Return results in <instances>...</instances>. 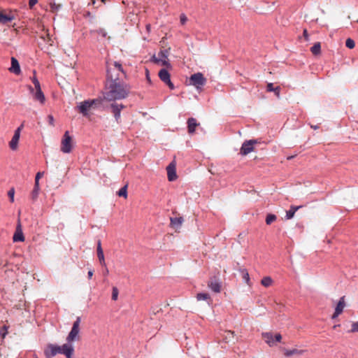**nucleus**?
I'll return each mask as SVG.
<instances>
[{"instance_id": "obj_1", "label": "nucleus", "mask_w": 358, "mask_h": 358, "mask_svg": "<svg viewBox=\"0 0 358 358\" xmlns=\"http://www.w3.org/2000/svg\"><path fill=\"white\" fill-rule=\"evenodd\" d=\"M130 91L129 85L123 82L105 83L103 99L108 101L124 99L129 96Z\"/></svg>"}, {"instance_id": "obj_2", "label": "nucleus", "mask_w": 358, "mask_h": 358, "mask_svg": "<svg viewBox=\"0 0 358 358\" xmlns=\"http://www.w3.org/2000/svg\"><path fill=\"white\" fill-rule=\"evenodd\" d=\"M73 352V345L67 342L62 345L49 344L45 350V354L48 358L54 357L57 354L64 355L66 358H72Z\"/></svg>"}, {"instance_id": "obj_3", "label": "nucleus", "mask_w": 358, "mask_h": 358, "mask_svg": "<svg viewBox=\"0 0 358 358\" xmlns=\"http://www.w3.org/2000/svg\"><path fill=\"white\" fill-rule=\"evenodd\" d=\"M106 83L121 82L120 74L125 76L122 64L117 62L108 61L106 63Z\"/></svg>"}, {"instance_id": "obj_4", "label": "nucleus", "mask_w": 358, "mask_h": 358, "mask_svg": "<svg viewBox=\"0 0 358 358\" xmlns=\"http://www.w3.org/2000/svg\"><path fill=\"white\" fill-rule=\"evenodd\" d=\"M101 104V99H88L80 102L77 106V110L78 113H81L83 116L90 117L91 111L96 109Z\"/></svg>"}, {"instance_id": "obj_5", "label": "nucleus", "mask_w": 358, "mask_h": 358, "mask_svg": "<svg viewBox=\"0 0 358 358\" xmlns=\"http://www.w3.org/2000/svg\"><path fill=\"white\" fill-rule=\"evenodd\" d=\"M80 324V317H78L76 320L73 322L71 330L66 337L67 342L71 343V342L80 340V336H79Z\"/></svg>"}, {"instance_id": "obj_6", "label": "nucleus", "mask_w": 358, "mask_h": 358, "mask_svg": "<svg viewBox=\"0 0 358 358\" xmlns=\"http://www.w3.org/2000/svg\"><path fill=\"white\" fill-rule=\"evenodd\" d=\"M73 148L72 137L69 135V132L66 131L61 141V151L64 153H70Z\"/></svg>"}, {"instance_id": "obj_7", "label": "nucleus", "mask_w": 358, "mask_h": 358, "mask_svg": "<svg viewBox=\"0 0 358 358\" xmlns=\"http://www.w3.org/2000/svg\"><path fill=\"white\" fill-rule=\"evenodd\" d=\"M206 83V79L201 73H194L189 78V84L194 85L199 90L205 85Z\"/></svg>"}, {"instance_id": "obj_8", "label": "nucleus", "mask_w": 358, "mask_h": 358, "mask_svg": "<svg viewBox=\"0 0 358 358\" xmlns=\"http://www.w3.org/2000/svg\"><path fill=\"white\" fill-rule=\"evenodd\" d=\"M262 338L265 342L271 347L275 345V342H280L282 339V336L280 334H277L273 336L271 332L263 333Z\"/></svg>"}, {"instance_id": "obj_9", "label": "nucleus", "mask_w": 358, "mask_h": 358, "mask_svg": "<svg viewBox=\"0 0 358 358\" xmlns=\"http://www.w3.org/2000/svg\"><path fill=\"white\" fill-rule=\"evenodd\" d=\"M256 140H250L245 141L241 148V154L243 155H247L254 150V145L257 144Z\"/></svg>"}, {"instance_id": "obj_10", "label": "nucleus", "mask_w": 358, "mask_h": 358, "mask_svg": "<svg viewBox=\"0 0 358 358\" xmlns=\"http://www.w3.org/2000/svg\"><path fill=\"white\" fill-rule=\"evenodd\" d=\"M158 75L160 80L166 84L171 90L174 89V85L170 79V73L167 71V70L164 69H161Z\"/></svg>"}, {"instance_id": "obj_11", "label": "nucleus", "mask_w": 358, "mask_h": 358, "mask_svg": "<svg viewBox=\"0 0 358 358\" xmlns=\"http://www.w3.org/2000/svg\"><path fill=\"white\" fill-rule=\"evenodd\" d=\"M15 19V16L11 11L6 10H0V23L7 24Z\"/></svg>"}, {"instance_id": "obj_12", "label": "nucleus", "mask_w": 358, "mask_h": 358, "mask_svg": "<svg viewBox=\"0 0 358 358\" xmlns=\"http://www.w3.org/2000/svg\"><path fill=\"white\" fill-rule=\"evenodd\" d=\"M110 107L116 121L118 122L121 117V111L125 108V106L122 103L119 104L115 102L111 103Z\"/></svg>"}, {"instance_id": "obj_13", "label": "nucleus", "mask_w": 358, "mask_h": 358, "mask_svg": "<svg viewBox=\"0 0 358 358\" xmlns=\"http://www.w3.org/2000/svg\"><path fill=\"white\" fill-rule=\"evenodd\" d=\"M345 306V296H343L340 298V299L335 308V311L331 316V318L335 319L338 315H340L343 313Z\"/></svg>"}, {"instance_id": "obj_14", "label": "nucleus", "mask_w": 358, "mask_h": 358, "mask_svg": "<svg viewBox=\"0 0 358 358\" xmlns=\"http://www.w3.org/2000/svg\"><path fill=\"white\" fill-rule=\"evenodd\" d=\"M167 176L168 180L169 181H174L177 178L176 171V164L174 162H171L167 167Z\"/></svg>"}, {"instance_id": "obj_15", "label": "nucleus", "mask_w": 358, "mask_h": 358, "mask_svg": "<svg viewBox=\"0 0 358 358\" xmlns=\"http://www.w3.org/2000/svg\"><path fill=\"white\" fill-rule=\"evenodd\" d=\"M208 287L215 293H220L221 292V285L215 278L209 280Z\"/></svg>"}, {"instance_id": "obj_16", "label": "nucleus", "mask_w": 358, "mask_h": 358, "mask_svg": "<svg viewBox=\"0 0 358 358\" xmlns=\"http://www.w3.org/2000/svg\"><path fill=\"white\" fill-rule=\"evenodd\" d=\"M9 71L15 75H19L21 72L19 62L17 59L13 57H11V66L10 67Z\"/></svg>"}, {"instance_id": "obj_17", "label": "nucleus", "mask_w": 358, "mask_h": 358, "mask_svg": "<svg viewBox=\"0 0 358 358\" xmlns=\"http://www.w3.org/2000/svg\"><path fill=\"white\" fill-rule=\"evenodd\" d=\"M20 135L18 134V131H15L14 135L9 142V147L12 150H16L18 148V143Z\"/></svg>"}, {"instance_id": "obj_18", "label": "nucleus", "mask_w": 358, "mask_h": 358, "mask_svg": "<svg viewBox=\"0 0 358 358\" xmlns=\"http://www.w3.org/2000/svg\"><path fill=\"white\" fill-rule=\"evenodd\" d=\"M97 257L101 265L106 266V262L103 255V251L101 248V241H99L97 243V248H96Z\"/></svg>"}, {"instance_id": "obj_19", "label": "nucleus", "mask_w": 358, "mask_h": 358, "mask_svg": "<svg viewBox=\"0 0 358 358\" xmlns=\"http://www.w3.org/2000/svg\"><path fill=\"white\" fill-rule=\"evenodd\" d=\"M13 241L14 242H22L24 241V237L22 233V231L21 229V225L20 224H18L16 231L13 235Z\"/></svg>"}, {"instance_id": "obj_20", "label": "nucleus", "mask_w": 358, "mask_h": 358, "mask_svg": "<svg viewBox=\"0 0 358 358\" xmlns=\"http://www.w3.org/2000/svg\"><path fill=\"white\" fill-rule=\"evenodd\" d=\"M199 125V124L196 122V120L193 117H190L187 120V128H188V132L190 134H192L194 133L196 127Z\"/></svg>"}, {"instance_id": "obj_21", "label": "nucleus", "mask_w": 358, "mask_h": 358, "mask_svg": "<svg viewBox=\"0 0 358 358\" xmlns=\"http://www.w3.org/2000/svg\"><path fill=\"white\" fill-rule=\"evenodd\" d=\"M170 221H171V223H170L171 227L177 229L180 228L184 220L182 217H171Z\"/></svg>"}, {"instance_id": "obj_22", "label": "nucleus", "mask_w": 358, "mask_h": 358, "mask_svg": "<svg viewBox=\"0 0 358 358\" xmlns=\"http://www.w3.org/2000/svg\"><path fill=\"white\" fill-rule=\"evenodd\" d=\"M282 350L284 352V355L285 357H290L292 355H301L305 352V350H298V349L287 350V349L283 348Z\"/></svg>"}, {"instance_id": "obj_23", "label": "nucleus", "mask_w": 358, "mask_h": 358, "mask_svg": "<svg viewBox=\"0 0 358 358\" xmlns=\"http://www.w3.org/2000/svg\"><path fill=\"white\" fill-rule=\"evenodd\" d=\"M34 98L35 100L38 101L42 104H43L45 101V96L41 89L36 90V92L34 94Z\"/></svg>"}, {"instance_id": "obj_24", "label": "nucleus", "mask_w": 358, "mask_h": 358, "mask_svg": "<svg viewBox=\"0 0 358 358\" xmlns=\"http://www.w3.org/2000/svg\"><path fill=\"white\" fill-rule=\"evenodd\" d=\"M301 206H291L290 209L286 212V218L287 220L292 219L295 213L301 208Z\"/></svg>"}, {"instance_id": "obj_25", "label": "nucleus", "mask_w": 358, "mask_h": 358, "mask_svg": "<svg viewBox=\"0 0 358 358\" xmlns=\"http://www.w3.org/2000/svg\"><path fill=\"white\" fill-rule=\"evenodd\" d=\"M311 52L314 55H318L321 52V44L320 42L315 43L313 46L310 48Z\"/></svg>"}, {"instance_id": "obj_26", "label": "nucleus", "mask_w": 358, "mask_h": 358, "mask_svg": "<svg viewBox=\"0 0 358 358\" xmlns=\"http://www.w3.org/2000/svg\"><path fill=\"white\" fill-rule=\"evenodd\" d=\"M223 336L226 342L233 341L234 339V332L231 331H226Z\"/></svg>"}, {"instance_id": "obj_27", "label": "nucleus", "mask_w": 358, "mask_h": 358, "mask_svg": "<svg viewBox=\"0 0 358 358\" xmlns=\"http://www.w3.org/2000/svg\"><path fill=\"white\" fill-rule=\"evenodd\" d=\"M261 284L266 287H270L273 284V280L269 276L264 277L261 280Z\"/></svg>"}, {"instance_id": "obj_28", "label": "nucleus", "mask_w": 358, "mask_h": 358, "mask_svg": "<svg viewBox=\"0 0 358 358\" xmlns=\"http://www.w3.org/2000/svg\"><path fill=\"white\" fill-rule=\"evenodd\" d=\"M196 299L198 301H211L210 296L208 293H199L196 294Z\"/></svg>"}, {"instance_id": "obj_29", "label": "nucleus", "mask_w": 358, "mask_h": 358, "mask_svg": "<svg viewBox=\"0 0 358 358\" xmlns=\"http://www.w3.org/2000/svg\"><path fill=\"white\" fill-rule=\"evenodd\" d=\"M127 187H128V185H125L124 187H122L118 192H117V195L119 196H122L125 199L127 198Z\"/></svg>"}, {"instance_id": "obj_30", "label": "nucleus", "mask_w": 358, "mask_h": 358, "mask_svg": "<svg viewBox=\"0 0 358 358\" xmlns=\"http://www.w3.org/2000/svg\"><path fill=\"white\" fill-rule=\"evenodd\" d=\"M39 192V183H35L34 189L31 192V198L33 200H35L38 195Z\"/></svg>"}, {"instance_id": "obj_31", "label": "nucleus", "mask_w": 358, "mask_h": 358, "mask_svg": "<svg viewBox=\"0 0 358 358\" xmlns=\"http://www.w3.org/2000/svg\"><path fill=\"white\" fill-rule=\"evenodd\" d=\"M153 61L155 62V63H159L161 62L162 63V65L163 66H170V64L169 62V60L168 59H157V57H155V56L153 57Z\"/></svg>"}, {"instance_id": "obj_32", "label": "nucleus", "mask_w": 358, "mask_h": 358, "mask_svg": "<svg viewBox=\"0 0 358 358\" xmlns=\"http://www.w3.org/2000/svg\"><path fill=\"white\" fill-rule=\"evenodd\" d=\"M276 216L273 214H268L266 217V224H271L272 222L275 221Z\"/></svg>"}, {"instance_id": "obj_33", "label": "nucleus", "mask_w": 358, "mask_h": 358, "mask_svg": "<svg viewBox=\"0 0 358 358\" xmlns=\"http://www.w3.org/2000/svg\"><path fill=\"white\" fill-rule=\"evenodd\" d=\"M62 7L61 4H56L55 3H50V10L53 13L57 12Z\"/></svg>"}, {"instance_id": "obj_34", "label": "nucleus", "mask_w": 358, "mask_h": 358, "mask_svg": "<svg viewBox=\"0 0 358 358\" xmlns=\"http://www.w3.org/2000/svg\"><path fill=\"white\" fill-rule=\"evenodd\" d=\"M169 55V51L167 50H161L158 53V58L157 59H167Z\"/></svg>"}, {"instance_id": "obj_35", "label": "nucleus", "mask_w": 358, "mask_h": 358, "mask_svg": "<svg viewBox=\"0 0 358 358\" xmlns=\"http://www.w3.org/2000/svg\"><path fill=\"white\" fill-rule=\"evenodd\" d=\"M345 45L350 49H352L355 46V43L352 38H348L345 41Z\"/></svg>"}, {"instance_id": "obj_36", "label": "nucleus", "mask_w": 358, "mask_h": 358, "mask_svg": "<svg viewBox=\"0 0 358 358\" xmlns=\"http://www.w3.org/2000/svg\"><path fill=\"white\" fill-rule=\"evenodd\" d=\"M119 291L116 287H113L112 299L116 301L118 297Z\"/></svg>"}, {"instance_id": "obj_37", "label": "nucleus", "mask_w": 358, "mask_h": 358, "mask_svg": "<svg viewBox=\"0 0 358 358\" xmlns=\"http://www.w3.org/2000/svg\"><path fill=\"white\" fill-rule=\"evenodd\" d=\"M14 195H15V189L12 187L8 192V196L10 198V201L11 203L14 202Z\"/></svg>"}, {"instance_id": "obj_38", "label": "nucleus", "mask_w": 358, "mask_h": 358, "mask_svg": "<svg viewBox=\"0 0 358 358\" xmlns=\"http://www.w3.org/2000/svg\"><path fill=\"white\" fill-rule=\"evenodd\" d=\"M351 327H352V328L349 331V332H350V333L358 332V322H352Z\"/></svg>"}, {"instance_id": "obj_39", "label": "nucleus", "mask_w": 358, "mask_h": 358, "mask_svg": "<svg viewBox=\"0 0 358 358\" xmlns=\"http://www.w3.org/2000/svg\"><path fill=\"white\" fill-rule=\"evenodd\" d=\"M32 82H33V83L34 85L35 90L41 89V85H40V83H39V81L38 80V79L35 76L33 77Z\"/></svg>"}, {"instance_id": "obj_40", "label": "nucleus", "mask_w": 358, "mask_h": 358, "mask_svg": "<svg viewBox=\"0 0 358 358\" xmlns=\"http://www.w3.org/2000/svg\"><path fill=\"white\" fill-rule=\"evenodd\" d=\"M32 82H33V83L34 85L35 90L41 89V85H40V83H39V81L38 80V79L35 76L33 77Z\"/></svg>"}, {"instance_id": "obj_41", "label": "nucleus", "mask_w": 358, "mask_h": 358, "mask_svg": "<svg viewBox=\"0 0 358 358\" xmlns=\"http://www.w3.org/2000/svg\"><path fill=\"white\" fill-rule=\"evenodd\" d=\"M32 82H33V83L34 85L35 90L41 89V85H40V83H39V81L38 80V79L35 76L33 77Z\"/></svg>"}, {"instance_id": "obj_42", "label": "nucleus", "mask_w": 358, "mask_h": 358, "mask_svg": "<svg viewBox=\"0 0 358 358\" xmlns=\"http://www.w3.org/2000/svg\"><path fill=\"white\" fill-rule=\"evenodd\" d=\"M180 20L182 24H184L187 21V18L185 14H181L180 16Z\"/></svg>"}, {"instance_id": "obj_43", "label": "nucleus", "mask_w": 358, "mask_h": 358, "mask_svg": "<svg viewBox=\"0 0 358 358\" xmlns=\"http://www.w3.org/2000/svg\"><path fill=\"white\" fill-rule=\"evenodd\" d=\"M43 173L38 172L36 175L35 178V183H39V179L42 177Z\"/></svg>"}, {"instance_id": "obj_44", "label": "nucleus", "mask_w": 358, "mask_h": 358, "mask_svg": "<svg viewBox=\"0 0 358 358\" xmlns=\"http://www.w3.org/2000/svg\"><path fill=\"white\" fill-rule=\"evenodd\" d=\"M266 88L268 92H273L275 89V87H273V83H268Z\"/></svg>"}, {"instance_id": "obj_45", "label": "nucleus", "mask_w": 358, "mask_h": 358, "mask_svg": "<svg viewBox=\"0 0 358 358\" xmlns=\"http://www.w3.org/2000/svg\"><path fill=\"white\" fill-rule=\"evenodd\" d=\"M243 279L245 280V282L247 284H249V282H250V277H249V274L248 272L245 273L244 275H243Z\"/></svg>"}, {"instance_id": "obj_46", "label": "nucleus", "mask_w": 358, "mask_h": 358, "mask_svg": "<svg viewBox=\"0 0 358 358\" xmlns=\"http://www.w3.org/2000/svg\"><path fill=\"white\" fill-rule=\"evenodd\" d=\"M96 32L101 35L103 37H105L106 36V32L103 29H99V30H96Z\"/></svg>"}, {"instance_id": "obj_47", "label": "nucleus", "mask_w": 358, "mask_h": 358, "mask_svg": "<svg viewBox=\"0 0 358 358\" xmlns=\"http://www.w3.org/2000/svg\"><path fill=\"white\" fill-rule=\"evenodd\" d=\"M275 92V94L278 96V97H280V87H275L274 90L273 91Z\"/></svg>"}, {"instance_id": "obj_48", "label": "nucleus", "mask_w": 358, "mask_h": 358, "mask_svg": "<svg viewBox=\"0 0 358 358\" xmlns=\"http://www.w3.org/2000/svg\"><path fill=\"white\" fill-rule=\"evenodd\" d=\"M48 122H49V124L52 126H54V117L52 115H49L48 117Z\"/></svg>"}, {"instance_id": "obj_49", "label": "nucleus", "mask_w": 358, "mask_h": 358, "mask_svg": "<svg viewBox=\"0 0 358 358\" xmlns=\"http://www.w3.org/2000/svg\"><path fill=\"white\" fill-rule=\"evenodd\" d=\"M38 0H29V5L31 8H32L34 5L36 4Z\"/></svg>"}, {"instance_id": "obj_50", "label": "nucleus", "mask_w": 358, "mask_h": 358, "mask_svg": "<svg viewBox=\"0 0 358 358\" xmlns=\"http://www.w3.org/2000/svg\"><path fill=\"white\" fill-rule=\"evenodd\" d=\"M303 36H304L306 41L308 40V31L306 29L303 30Z\"/></svg>"}, {"instance_id": "obj_51", "label": "nucleus", "mask_w": 358, "mask_h": 358, "mask_svg": "<svg viewBox=\"0 0 358 358\" xmlns=\"http://www.w3.org/2000/svg\"><path fill=\"white\" fill-rule=\"evenodd\" d=\"M24 125L22 124L15 131H18L19 135H20V132L23 128Z\"/></svg>"}, {"instance_id": "obj_52", "label": "nucleus", "mask_w": 358, "mask_h": 358, "mask_svg": "<svg viewBox=\"0 0 358 358\" xmlns=\"http://www.w3.org/2000/svg\"><path fill=\"white\" fill-rule=\"evenodd\" d=\"M87 275H88V278L90 279L92 278V277L93 275V271H92V270L89 271Z\"/></svg>"}, {"instance_id": "obj_53", "label": "nucleus", "mask_w": 358, "mask_h": 358, "mask_svg": "<svg viewBox=\"0 0 358 358\" xmlns=\"http://www.w3.org/2000/svg\"><path fill=\"white\" fill-rule=\"evenodd\" d=\"M146 78H147V80L150 82V77H149V71L148 70H146Z\"/></svg>"}, {"instance_id": "obj_54", "label": "nucleus", "mask_w": 358, "mask_h": 358, "mask_svg": "<svg viewBox=\"0 0 358 358\" xmlns=\"http://www.w3.org/2000/svg\"><path fill=\"white\" fill-rule=\"evenodd\" d=\"M310 127L314 129H317L320 127L318 125H311Z\"/></svg>"}, {"instance_id": "obj_55", "label": "nucleus", "mask_w": 358, "mask_h": 358, "mask_svg": "<svg viewBox=\"0 0 358 358\" xmlns=\"http://www.w3.org/2000/svg\"><path fill=\"white\" fill-rule=\"evenodd\" d=\"M108 269L107 268H106L104 272H103V275H107L108 274Z\"/></svg>"}, {"instance_id": "obj_56", "label": "nucleus", "mask_w": 358, "mask_h": 358, "mask_svg": "<svg viewBox=\"0 0 358 358\" xmlns=\"http://www.w3.org/2000/svg\"><path fill=\"white\" fill-rule=\"evenodd\" d=\"M46 37H47V38H48V42H50V41H51V39H50V36H49V34H48V33H47V34H46Z\"/></svg>"}, {"instance_id": "obj_57", "label": "nucleus", "mask_w": 358, "mask_h": 358, "mask_svg": "<svg viewBox=\"0 0 358 358\" xmlns=\"http://www.w3.org/2000/svg\"><path fill=\"white\" fill-rule=\"evenodd\" d=\"M29 90H30L31 92H34V89L31 87H29Z\"/></svg>"}, {"instance_id": "obj_58", "label": "nucleus", "mask_w": 358, "mask_h": 358, "mask_svg": "<svg viewBox=\"0 0 358 358\" xmlns=\"http://www.w3.org/2000/svg\"><path fill=\"white\" fill-rule=\"evenodd\" d=\"M338 326H339V324L338 325H334V329H337V327H338Z\"/></svg>"}, {"instance_id": "obj_59", "label": "nucleus", "mask_w": 358, "mask_h": 358, "mask_svg": "<svg viewBox=\"0 0 358 358\" xmlns=\"http://www.w3.org/2000/svg\"><path fill=\"white\" fill-rule=\"evenodd\" d=\"M292 158H293V157H288L287 159H292Z\"/></svg>"}, {"instance_id": "obj_60", "label": "nucleus", "mask_w": 358, "mask_h": 358, "mask_svg": "<svg viewBox=\"0 0 358 358\" xmlns=\"http://www.w3.org/2000/svg\"><path fill=\"white\" fill-rule=\"evenodd\" d=\"M35 358H38V357H35Z\"/></svg>"}]
</instances>
